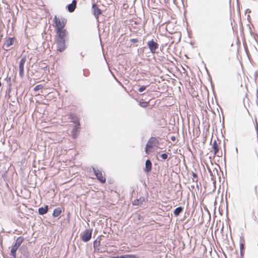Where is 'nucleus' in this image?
Segmentation results:
<instances>
[{"mask_svg":"<svg viewBox=\"0 0 258 258\" xmlns=\"http://www.w3.org/2000/svg\"><path fill=\"white\" fill-rule=\"evenodd\" d=\"M204 163L206 165L212 180H214L216 176L219 175L218 170H220V165L218 164L217 162H204Z\"/></svg>","mask_w":258,"mask_h":258,"instance_id":"1","label":"nucleus"},{"mask_svg":"<svg viewBox=\"0 0 258 258\" xmlns=\"http://www.w3.org/2000/svg\"><path fill=\"white\" fill-rule=\"evenodd\" d=\"M92 169L97 179L101 183H104L106 182V178L102 174V169L95 165L92 167Z\"/></svg>","mask_w":258,"mask_h":258,"instance_id":"2","label":"nucleus"},{"mask_svg":"<svg viewBox=\"0 0 258 258\" xmlns=\"http://www.w3.org/2000/svg\"><path fill=\"white\" fill-rule=\"evenodd\" d=\"M158 143V140L154 137H151L146 144L145 151L147 154L152 149L153 147L157 146Z\"/></svg>","mask_w":258,"mask_h":258,"instance_id":"3","label":"nucleus"},{"mask_svg":"<svg viewBox=\"0 0 258 258\" xmlns=\"http://www.w3.org/2000/svg\"><path fill=\"white\" fill-rule=\"evenodd\" d=\"M147 46L150 49V51L152 54L158 53L157 50L159 48V44L157 42L154 41V39L149 40L147 43Z\"/></svg>","mask_w":258,"mask_h":258,"instance_id":"4","label":"nucleus"},{"mask_svg":"<svg viewBox=\"0 0 258 258\" xmlns=\"http://www.w3.org/2000/svg\"><path fill=\"white\" fill-rule=\"evenodd\" d=\"M54 20L56 27V30L63 29L67 21L64 18H61L60 19L57 18L55 16Z\"/></svg>","mask_w":258,"mask_h":258,"instance_id":"5","label":"nucleus"},{"mask_svg":"<svg viewBox=\"0 0 258 258\" xmlns=\"http://www.w3.org/2000/svg\"><path fill=\"white\" fill-rule=\"evenodd\" d=\"M92 232V229H86L81 234V240L84 242L89 241L91 238Z\"/></svg>","mask_w":258,"mask_h":258,"instance_id":"6","label":"nucleus"},{"mask_svg":"<svg viewBox=\"0 0 258 258\" xmlns=\"http://www.w3.org/2000/svg\"><path fill=\"white\" fill-rule=\"evenodd\" d=\"M57 50L61 52L63 51L67 48L66 44V40H56Z\"/></svg>","mask_w":258,"mask_h":258,"instance_id":"7","label":"nucleus"},{"mask_svg":"<svg viewBox=\"0 0 258 258\" xmlns=\"http://www.w3.org/2000/svg\"><path fill=\"white\" fill-rule=\"evenodd\" d=\"M92 11L96 19L98 21L99 16L102 14V11L99 9L98 6L95 4L92 5Z\"/></svg>","mask_w":258,"mask_h":258,"instance_id":"8","label":"nucleus"},{"mask_svg":"<svg viewBox=\"0 0 258 258\" xmlns=\"http://www.w3.org/2000/svg\"><path fill=\"white\" fill-rule=\"evenodd\" d=\"M26 61V58L25 57H22L20 62L19 65V76L21 78H23L24 77V64Z\"/></svg>","mask_w":258,"mask_h":258,"instance_id":"9","label":"nucleus"},{"mask_svg":"<svg viewBox=\"0 0 258 258\" xmlns=\"http://www.w3.org/2000/svg\"><path fill=\"white\" fill-rule=\"evenodd\" d=\"M68 32L65 29L57 30V40H66Z\"/></svg>","mask_w":258,"mask_h":258,"instance_id":"10","label":"nucleus"},{"mask_svg":"<svg viewBox=\"0 0 258 258\" xmlns=\"http://www.w3.org/2000/svg\"><path fill=\"white\" fill-rule=\"evenodd\" d=\"M24 239L22 236L18 237L15 241V243L12 245L13 247L18 249L21 244L23 242Z\"/></svg>","mask_w":258,"mask_h":258,"instance_id":"11","label":"nucleus"},{"mask_svg":"<svg viewBox=\"0 0 258 258\" xmlns=\"http://www.w3.org/2000/svg\"><path fill=\"white\" fill-rule=\"evenodd\" d=\"M62 213V208L57 207L55 208L52 213V217L54 218H58Z\"/></svg>","mask_w":258,"mask_h":258,"instance_id":"12","label":"nucleus"},{"mask_svg":"<svg viewBox=\"0 0 258 258\" xmlns=\"http://www.w3.org/2000/svg\"><path fill=\"white\" fill-rule=\"evenodd\" d=\"M76 6L77 1L76 0H73L72 3L68 6V11L71 13L73 12L76 8Z\"/></svg>","mask_w":258,"mask_h":258,"instance_id":"13","label":"nucleus"},{"mask_svg":"<svg viewBox=\"0 0 258 258\" xmlns=\"http://www.w3.org/2000/svg\"><path fill=\"white\" fill-rule=\"evenodd\" d=\"M80 126H74L72 131V136L73 139H76L78 137L80 132Z\"/></svg>","mask_w":258,"mask_h":258,"instance_id":"14","label":"nucleus"},{"mask_svg":"<svg viewBox=\"0 0 258 258\" xmlns=\"http://www.w3.org/2000/svg\"><path fill=\"white\" fill-rule=\"evenodd\" d=\"M49 209V206L45 205L44 207H41L38 208V213L39 215H43L47 213Z\"/></svg>","mask_w":258,"mask_h":258,"instance_id":"15","label":"nucleus"},{"mask_svg":"<svg viewBox=\"0 0 258 258\" xmlns=\"http://www.w3.org/2000/svg\"><path fill=\"white\" fill-rule=\"evenodd\" d=\"M145 201V198L140 197L139 199L134 200L132 204L134 206H139Z\"/></svg>","mask_w":258,"mask_h":258,"instance_id":"16","label":"nucleus"},{"mask_svg":"<svg viewBox=\"0 0 258 258\" xmlns=\"http://www.w3.org/2000/svg\"><path fill=\"white\" fill-rule=\"evenodd\" d=\"M152 168V162H145V168H144V171L146 173L150 172Z\"/></svg>","mask_w":258,"mask_h":258,"instance_id":"17","label":"nucleus"},{"mask_svg":"<svg viewBox=\"0 0 258 258\" xmlns=\"http://www.w3.org/2000/svg\"><path fill=\"white\" fill-rule=\"evenodd\" d=\"M14 41L15 39L14 38H9L8 40H6L4 45L6 47V48H8L12 44H13Z\"/></svg>","mask_w":258,"mask_h":258,"instance_id":"18","label":"nucleus"},{"mask_svg":"<svg viewBox=\"0 0 258 258\" xmlns=\"http://www.w3.org/2000/svg\"><path fill=\"white\" fill-rule=\"evenodd\" d=\"M183 207H178L176 208L173 211V214L175 217L178 216L183 211Z\"/></svg>","mask_w":258,"mask_h":258,"instance_id":"19","label":"nucleus"},{"mask_svg":"<svg viewBox=\"0 0 258 258\" xmlns=\"http://www.w3.org/2000/svg\"><path fill=\"white\" fill-rule=\"evenodd\" d=\"M100 236H99V237H98V238L95 240H94V241L93 242V247L95 250L97 249V248L100 245V240H101V238H100Z\"/></svg>","mask_w":258,"mask_h":258,"instance_id":"20","label":"nucleus"},{"mask_svg":"<svg viewBox=\"0 0 258 258\" xmlns=\"http://www.w3.org/2000/svg\"><path fill=\"white\" fill-rule=\"evenodd\" d=\"M212 149L215 154H216L219 151L218 144L216 140H215L212 144Z\"/></svg>","mask_w":258,"mask_h":258,"instance_id":"21","label":"nucleus"},{"mask_svg":"<svg viewBox=\"0 0 258 258\" xmlns=\"http://www.w3.org/2000/svg\"><path fill=\"white\" fill-rule=\"evenodd\" d=\"M17 249V248L12 246L10 254L14 258H16V251Z\"/></svg>","mask_w":258,"mask_h":258,"instance_id":"22","label":"nucleus"},{"mask_svg":"<svg viewBox=\"0 0 258 258\" xmlns=\"http://www.w3.org/2000/svg\"><path fill=\"white\" fill-rule=\"evenodd\" d=\"M244 244L243 242L240 243V254L242 255L244 253Z\"/></svg>","mask_w":258,"mask_h":258,"instance_id":"23","label":"nucleus"},{"mask_svg":"<svg viewBox=\"0 0 258 258\" xmlns=\"http://www.w3.org/2000/svg\"><path fill=\"white\" fill-rule=\"evenodd\" d=\"M43 88V86L42 85H38L34 87V91L36 92L40 89H42Z\"/></svg>","mask_w":258,"mask_h":258,"instance_id":"24","label":"nucleus"},{"mask_svg":"<svg viewBox=\"0 0 258 258\" xmlns=\"http://www.w3.org/2000/svg\"><path fill=\"white\" fill-rule=\"evenodd\" d=\"M159 156L161 158H162L163 159H166L168 157V155L166 153H163L161 154H160Z\"/></svg>","mask_w":258,"mask_h":258,"instance_id":"25","label":"nucleus"},{"mask_svg":"<svg viewBox=\"0 0 258 258\" xmlns=\"http://www.w3.org/2000/svg\"><path fill=\"white\" fill-rule=\"evenodd\" d=\"M73 122L75 124H76V125L75 126H80V124L79 121L77 118L73 119Z\"/></svg>","mask_w":258,"mask_h":258,"instance_id":"26","label":"nucleus"},{"mask_svg":"<svg viewBox=\"0 0 258 258\" xmlns=\"http://www.w3.org/2000/svg\"><path fill=\"white\" fill-rule=\"evenodd\" d=\"M125 258H138L135 254H125Z\"/></svg>","mask_w":258,"mask_h":258,"instance_id":"27","label":"nucleus"},{"mask_svg":"<svg viewBox=\"0 0 258 258\" xmlns=\"http://www.w3.org/2000/svg\"><path fill=\"white\" fill-rule=\"evenodd\" d=\"M148 103L146 102H140V105L142 107H146L148 106Z\"/></svg>","mask_w":258,"mask_h":258,"instance_id":"28","label":"nucleus"},{"mask_svg":"<svg viewBox=\"0 0 258 258\" xmlns=\"http://www.w3.org/2000/svg\"><path fill=\"white\" fill-rule=\"evenodd\" d=\"M146 87L147 86H141V87H140L138 89V91L140 92H143L144 91H145L146 89Z\"/></svg>","mask_w":258,"mask_h":258,"instance_id":"29","label":"nucleus"},{"mask_svg":"<svg viewBox=\"0 0 258 258\" xmlns=\"http://www.w3.org/2000/svg\"><path fill=\"white\" fill-rule=\"evenodd\" d=\"M137 219L139 220H143L144 218L143 216L141 215L140 214H138L137 215Z\"/></svg>","mask_w":258,"mask_h":258,"instance_id":"30","label":"nucleus"},{"mask_svg":"<svg viewBox=\"0 0 258 258\" xmlns=\"http://www.w3.org/2000/svg\"><path fill=\"white\" fill-rule=\"evenodd\" d=\"M130 41L133 43H136L138 41V39L136 38H133L130 40Z\"/></svg>","mask_w":258,"mask_h":258,"instance_id":"31","label":"nucleus"},{"mask_svg":"<svg viewBox=\"0 0 258 258\" xmlns=\"http://www.w3.org/2000/svg\"><path fill=\"white\" fill-rule=\"evenodd\" d=\"M46 164H44V165L45 166H52V165H51V162H45Z\"/></svg>","mask_w":258,"mask_h":258,"instance_id":"32","label":"nucleus"},{"mask_svg":"<svg viewBox=\"0 0 258 258\" xmlns=\"http://www.w3.org/2000/svg\"><path fill=\"white\" fill-rule=\"evenodd\" d=\"M23 255H24L25 256L27 257V256H28V255H29V253H28V252L27 250H26V251H25L24 252Z\"/></svg>","mask_w":258,"mask_h":258,"instance_id":"33","label":"nucleus"},{"mask_svg":"<svg viewBox=\"0 0 258 258\" xmlns=\"http://www.w3.org/2000/svg\"><path fill=\"white\" fill-rule=\"evenodd\" d=\"M192 175L194 178H198L197 174L195 172H192Z\"/></svg>","mask_w":258,"mask_h":258,"instance_id":"34","label":"nucleus"},{"mask_svg":"<svg viewBox=\"0 0 258 258\" xmlns=\"http://www.w3.org/2000/svg\"><path fill=\"white\" fill-rule=\"evenodd\" d=\"M117 258H125V254L117 256Z\"/></svg>","mask_w":258,"mask_h":258,"instance_id":"35","label":"nucleus"},{"mask_svg":"<svg viewBox=\"0 0 258 258\" xmlns=\"http://www.w3.org/2000/svg\"><path fill=\"white\" fill-rule=\"evenodd\" d=\"M170 139L172 141H175V140H176V138L174 136H172L171 138H170Z\"/></svg>","mask_w":258,"mask_h":258,"instance_id":"36","label":"nucleus"},{"mask_svg":"<svg viewBox=\"0 0 258 258\" xmlns=\"http://www.w3.org/2000/svg\"><path fill=\"white\" fill-rule=\"evenodd\" d=\"M80 55H81V56H82V58H81V59H82L83 57H84V55H83V52H81L80 53Z\"/></svg>","mask_w":258,"mask_h":258,"instance_id":"37","label":"nucleus"},{"mask_svg":"<svg viewBox=\"0 0 258 258\" xmlns=\"http://www.w3.org/2000/svg\"><path fill=\"white\" fill-rule=\"evenodd\" d=\"M246 12H248V13H250V11L249 10V9H247L246 11Z\"/></svg>","mask_w":258,"mask_h":258,"instance_id":"38","label":"nucleus"},{"mask_svg":"<svg viewBox=\"0 0 258 258\" xmlns=\"http://www.w3.org/2000/svg\"><path fill=\"white\" fill-rule=\"evenodd\" d=\"M45 169V167H44L42 166L41 167V169Z\"/></svg>","mask_w":258,"mask_h":258,"instance_id":"39","label":"nucleus"},{"mask_svg":"<svg viewBox=\"0 0 258 258\" xmlns=\"http://www.w3.org/2000/svg\"><path fill=\"white\" fill-rule=\"evenodd\" d=\"M146 161L148 162V161H150V160L149 159H147L146 160Z\"/></svg>","mask_w":258,"mask_h":258,"instance_id":"40","label":"nucleus"},{"mask_svg":"<svg viewBox=\"0 0 258 258\" xmlns=\"http://www.w3.org/2000/svg\"><path fill=\"white\" fill-rule=\"evenodd\" d=\"M201 164H202V165L203 166H204V165H205L203 164V162H201Z\"/></svg>","mask_w":258,"mask_h":258,"instance_id":"41","label":"nucleus"},{"mask_svg":"<svg viewBox=\"0 0 258 258\" xmlns=\"http://www.w3.org/2000/svg\"><path fill=\"white\" fill-rule=\"evenodd\" d=\"M226 162H224V165H225V166L226 165Z\"/></svg>","mask_w":258,"mask_h":258,"instance_id":"42","label":"nucleus"},{"mask_svg":"<svg viewBox=\"0 0 258 258\" xmlns=\"http://www.w3.org/2000/svg\"><path fill=\"white\" fill-rule=\"evenodd\" d=\"M236 152H237L238 149H237V148H236Z\"/></svg>","mask_w":258,"mask_h":258,"instance_id":"43","label":"nucleus"}]
</instances>
